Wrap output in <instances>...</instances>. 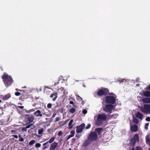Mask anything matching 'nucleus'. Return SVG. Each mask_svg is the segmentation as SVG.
<instances>
[{"label": "nucleus", "mask_w": 150, "mask_h": 150, "mask_svg": "<svg viewBox=\"0 0 150 150\" xmlns=\"http://www.w3.org/2000/svg\"><path fill=\"white\" fill-rule=\"evenodd\" d=\"M1 78L4 83L6 87L11 86L13 83V81L11 76L6 73H4Z\"/></svg>", "instance_id": "1"}, {"label": "nucleus", "mask_w": 150, "mask_h": 150, "mask_svg": "<svg viewBox=\"0 0 150 150\" xmlns=\"http://www.w3.org/2000/svg\"><path fill=\"white\" fill-rule=\"evenodd\" d=\"M101 110L106 113L110 114L112 113V110H114V107L113 105L108 104L103 106Z\"/></svg>", "instance_id": "2"}, {"label": "nucleus", "mask_w": 150, "mask_h": 150, "mask_svg": "<svg viewBox=\"0 0 150 150\" xmlns=\"http://www.w3.org/2000/svg\"><path fill=\"white\" fill-rule=\"evenodd\" d=\"M116 97L111 96H107L105 97V102L108 104H113L116 101Z\"/></svg>", "instance_id": "3"}, {"label": "nucleus", "mask_w": 150, "mask_h": 150, "mask_svg": "<svg viewBox=\"0 0 150 150\" xmlns=\"http://www.w3.org/2000/svg\"><path fill=\"white\" fill-rule=\"evenodd\" d=\"M108 115L105 113L98 114L97 115V122H102L105 121L108 118Z\"/></svg>", "instance_id": "4"}, {"label": "nucleus", "mask_w": 150, "mask_h": 150, "mask_svg": "<svg viewBox=\"0 0 150 150\" xmlns=\"http://www.w3.org/2000/svg\"><path fill=\"white\" fill-rule=\"evenodd\" d=\"M108 93L109 90L107 88H104L99 90L97 92V94L99 96H106L108 94Z\"/></svg>", "instance_id": "5"}, {"label": "nucleus", "mask_w": 150, "mask_h": 150, "mask_svg": "<svg viewBox=\"0 0 150 150\" xmlns=\"http://www.w3.org/2000/svg\"><path fill=\"white\" fill-rule=\"evenodd\" d=\"M98 138V136L95 132H91L88 137V139L91 141L96 140Z\"/></svg>", "instance_id": "6"}, {"label": "nucleus", "mask_w": 150, "mask_h": 150, "mask_svg": "<svg viewBox=\"0 0 150 150\" xmlns=\"http://www.w3.org/2000/svg\"><path fill=\"white\" fill-rule=\"evenodd\" d=\"M142 112L147 113H150V105L144 104V108L141 109Z\"/></svg>", "instance_id": "7"}, {"label": "nucleus", "mask_w": 150, "mask_h": 150, "mask_svg": "<svg viewBox=\"0 0 150 150\" xmlns=\"http://www.w3.org/2000/svg\"><path fill=\"white\" fill-rule=\"evenodd\" d=\"M139 136L137 134H135L133 139H131L130 144L132 146H134L137 142L139 141Z\"/></svg>", "instance_id": "8"}, {"label": "nucleus", "mask_w": 150, "mask_h": 150, "mask_svg": "<svg viewBox=\"0 0 150 150\" xmlns=\"http://www.w3.org/2000/svg\"><path fill=\"white\" fill-rule=\"evenodd\" d=\"M25 119L29 122H33L35 116L33 115L28 114L25 115Z\"/></svg>", "instance_id": "9"}, {"label": "nucleus", "mask_w": 150, "mask_h": 150, "mask_svg": "<svg viewBox=\"0 0 150 150\" xmlns=\"http://www.w3.org/2000/svg\"><path fill=\"white\" fill-rule=\"evenodd\" d=\"M85 127V124L84 123L82 124L79 127H77V129L76 130V132L78 133H80L81 132L83 129Z\"/></svg>", "instance_id": "10"}, {"label": "nucleus", "mask_w": 150, "mask_h": 150, "mask_svg": "<svg viewBox=\"0 0 150 150\" xmlns=\"http://www.w3.org/2000/svg\"><path fill=\"white\" fill-rule=\"evenodd\" d=\"M27 93L24 91L21 93V96L19 97V99L22 100L26 98L27 97Z\"/></svg>", "instance_id": "11"}, {"label": "nucleus", "mask_w": 150, "mask_h": 150, "mask_svg": "<svg viewBox=\"0 0 150 150\" xmlns=\"http://www.w3.org/2000/svg\"><path fill=\"white\" fill-rule=\"evenodd\" d=\"M11 97V95L10 93H8L7 94L2 96L1 97V99L3 100H7Z\"/></svg>", "instance_id": "12"}, {"label": "nucleus", "mask_w": 150, "mask_h": 150, "mask_svg": "<svg viewBox=\"0 0 150 150\" xmlns=\"http://www.w3.org/2000/svg\"><path fill=\"white\" fill-rule=\"evenodd\" d=\"M57 93L56 92H54L50 96V98H52V100L54 101L57 99Z\"/></svg>", "instance_id": "13"}, {"label": "nucleus", "mask_w": 150, "mask_h": 150, "mask_svg": "<svg viewBox=\"0 0 150 150\" xmlns=\"http://www.w3.org/2000/svg\"><path fill=\"white\" fill-rule=\"evenodd\" d=\"M57 143L54 142L51 144L50 147V150H54L57 146Z\"/></svg>", "instance_id": "14"}, {"label": "nucleus", "mask_w": 150, "mask_h": 150, "mask_svg": "<svg viewBox=\"0 0 150 150\" xmlns=\"http://www.w3.org/2000/svg\"><path fill=\"white\" fill-rule=\"evenodd\" d=\"M130 128L132 132H136L137 130L138 126L135 125H134L131 126Z\"/></svg>", "instance_id": "15"}, {"label": "nucleus", "mask_w": 150, "mask_h": 150, "mask_svg": "<svg viewBox=\"0 0 150 150\" xmlns=\"http://www.w3.org/2000/svg\"><path fill=\"white\" fill-rule=\"evenodd\" d=\"M34 114L37 117L39 116L42 117V115L41 113V111L39 110H38L35 112L34 113Z\"/></svg>", "instance_id": "16"}, {"label": "nucleus", "mask_w": 150, "mask_h": 150, "mask_svg": "<svg viewBox=\"0 0 150 150\" xmlns=\"http://www.w3.org/2000/svg\"><path fill=\"white\" fill-rule=\"evenodd\" d=\"M136 116L137 118L142 120L143 116L142 113L138 112L136 113Z\"/></svg>", "instance_id": "17"}, {"label": "nucleus", "mask_w": 150, "mask_h": 150, "mask_svg": "<svg viewBox=\"0 0 150 150\" xmlns=\"http://www.w3.org/2000/svg\"><path fill=\"white\" fill-rule=\"evenodd\" d=\"M143 102L144 103H150V98H145L143 99Z\"/></svg>", "instance_id": "18"}, {"label": "nucleus", "mask_w": 150, "mask_h": 150, "mask_svg": "<svg viewBox=\"0 0 150 150\" xmlns=\"http://www.w3.org/2000/svg\"><path fill=\"white\" fill-rule=\"evenodd\" d=\"M118 116V115L117 114L115 115H108V119H110L111 118H115L117 117Z\"/></svg>", "instance_id": "19"}, {"label": "nucleus", "mask_w": 150, "mask_h": 150, "mask_svg": "<svg viewBox=\"0 0 150 150\" xmlns=\"http://www.w3.org/2000/svg\"><path fill=\"white\" fill-rule=\"evenodd\" d=\"M143 95L146 97H150V91H144L143 93Z\"/></svg>", "instance_id": "20"}, {"label": "nucleus", "mask_w": 150, "mask_h": 150, "mask_svg": "<svg viewBox=\"0 0 150 150\" xmlns=\"http://www.w3.org/2000/svg\"><path fill=\"white\" fill-rule=\"evenodd\" d=\"M146 142L147 144H150V137L149 134H147L146 136Z\"/></svg>", "instance_id": "21"}, {"label": "nucleus", "mask_w": 150, "mask_h": 150, "mask_svg": "<svg viewBox=\"0 0 150 150\" xmlns=\"http://www.w3.org/2000/svg\"><path fill=\"white\" fill-rule=\"evenodd\" d=\"M102 129V128H97L95 129V132L97 134H98L100 135L101 131Z\"/></svg>", "instance_id": "22"}, {"label": "nucleus", "mask_w": 150, "mask_h": 150, "mask_svg": "<svg viewBox=\"0 0 150 150\" xmlns=\"http://www.w3.org/2000/svg\"><path fill=\"white\" fill-rule=\"evenodd\" d=\"M74 132H75L74 130H72L70 132V133L71 134H70L67 137V139H69L70 138L74 136Z\"/></svg>", "instance_id": "23"}, {"label": "nucleus", "mask_w": 150, "mask_h": 150, "mask_svg": "<svg viewBox=\"0 0 150 150\" xmlns=\"http://www.w3.org/2000/svg\"><path fill=\"white\" fill-rule=\"evenodd\" d=\"M132 150H142V148L140 146H137L135 148H133Z\"/></svg>", "instance_id": "24"}, {"label": "nucleus", "mask_w": 150, "mask_h": 150, "mask_svg": "<svg viewBox=\"0 0 150 150\" xmlns=\"http://www.w3.org/2000/svg\"><path fill=\"white\" fill-rule=\"evenodd\" d=\"M76 111V109L73 108H71L69 110V112L70 113H73L75 112Z\"/></svg>", "instance_id": "25"}, {"label": "nucleus", "mask_w": 150, "mask_h": 150, "mask_svg": "<svg viewBox=\"0 0 150 150\" xmlns=\"http://www.w3.org/2000/svg\"><path fill=\"white\" fill-rule=\"evenodd\" d=\"M35 110V109L34 108H33V109H30L27 111H26V112L27 113H29L31 112L34 111Z\"/></svg>", "instance_id": "26"}, {"label": "nucleus", "mask_w": 150, "mask_h": 150, "mask_svg": "<svg viewBox=\"0 0 150 150\" xmlns=\"http://www.w3.org/2000/svg\"><path fill=\"white\" fill-rule=\"evenodd\" d=\"M54 137H52L48 142L49 143H51L54 141Z\"/></svg>", "instance_id": "27"}, {"label": "nucleus", "mask_w": 150, "mask_h": 150, "mask_svg": "<svg viewBox=\"0 0 150 150\" xmlns=\"http://www.w3.org/2000/svg\"><path fill=\"white\" fill-rule=\"evenodd\" d=\"M43 131V128L40 129L38 130V133L39 134H41L42 133Z\"/></svg>", "instance_id": "28"}, {"label": "nucleus", "mask_w": 150, "mask_h": 150, "mask_svg": "<svg viewBox=\"0 0 150 150\" xmlns=\"http://www.w3.org/2000/svg\"><path fill=\"white\" fill-rule=\"evenodd\" d=\"M64 107H62L60 108L59 109V111L61 113H63L64 111Z\"/></svg>", "instance_id": "29"}, {"label": "nucleus", "mask_w": 150, "mask_h": 150, "mask_svg": "<svg viewBox=\"0 0 150 150\" xmlns=\"http://www.w3.org/2000/svg\"><path fill=\"white\" fill-rule=\"evenodd\" d=\"M35 142V140H32L29 142V145H32L33 144H34Z\"/></svg>", "instance_id": "30"}, {"label": "nucleus", "mask_w": 150, "mask_h": 150, "mask_svg": "<svg viewBox=\"0 0 150 150\" xmlns=\"http://www.w3.org/2000/svg\"><path fill=\"white\" fill-rule=\"evenodd\" d=\"M68 125L69 129L72 128L73 126V125H72V122H69Z\"/></svg>", "instance_id": "31"}, {"label": "nucleus", "mask_w": 150, "mask_h": 150, "mask_svg": "<svg viewBox=\"0 0 150 150\" xmlns=\"http://www.w3.org/2000/svg\"><path fill=\"white\" fill-rule=\"evenodd\" d=\"M108 94L109 95H112V96L115 97H116V95L113 93H110L109 92V93H108Z\"/></svg>", "instance_id": "32"}, {"label": "nucleus", "mask_w": 150, "mask_h": 150, "mask_svg": "<svg viewBox=\"0 0 150 150\" xmlns=\"http://www.w3.org/2000/svg\"><path fill=\"white\" fill-rule=\"evenodd\" d=\"M21 95V93L19 92H16L15 93V95L16 96H20Z\"/></svg>", "instance_id": "33"}, {"label": "nucleus", "mask_w": 150, "mask_h": 150, "mask_svg": "<svg viewBox=\"0 0 150 150\" xmlns=\"http://www.w3.org/2000/svg\"><path fill=\"white\" fill-rule=\"evenodd\" d=\"M52 107V104L51 103H48L47 105V107L48 108H50Z\"/></svg>", "instance_id": "34"}, {"label": "nucleus", "mask_w": 150, "mask_h": 150, "mask_svg": "<svg viewBox=\"0 0 150 150\" xmlns=\"http://www.w3.org/2000/svg\"><path fill=\"white\" fill-rule=\"evenodd\" d=\"M41 146V144L40 143H37L35 145V146L36 147H39Z\"/></svg>", "instance_id": "35"}, {"label": "nucleus", "mask_w": 150, "mask_h": 150, "mask_svg": "<svg viewBox=\"0 0 150 150\" xmlns=\"http://www.w3.org/2000/svg\"><path fill=\"white\" fill-rule=\"evenodd\" d=\"M82 112L83 113V114H86L87 113V111L86 109H83L82 110Z\"/></svg>", "instance_id": "36"}, {"label": "nucleus", "mask_w": 150, "mask_h": 150, "mask_svg": "<svg viewBox=\"0 0 150 150\" xmlns=\"http://www.w3.org/2000/svg\"><path fill=\"white\" fill-rule=\"evenodd\" d=\"M149 125V124L148 123H146L145 125V129L147 130L148 129V127Z\"/></svg>", "instance_id": "37"}, {"label": "nucleus", "mask_w": 150, "mask_h": 150, "mask_svg": "<svg viewBox=\"0 0 150 150\" xmlns=\"http://www.w3.org/2000/svg\"><path fill=\"white\" fill-rule=\"evenodd\" d=\"M33 124H30L29 125H27L26 126V127L27 128V129H28L32 125H33Z\"/></svg>", "instance_id": "38"}, {"label": "nucleus", "mask_w": 150, "mask_h": 150, "mask_svg": "<svg viewBox=\"0 0 150 150\" xmlns=\"http://www.w3.org/2000/svg\"><path fill=\"white\" fill-rule=\"evenodd\" d=\"M146 89L150 91V84H149L146 88Z\"/></svg>", "instance_id": "39"}, {"label": "nucleus", "mask_w": 150, "mask_h": 150, "mask_svg": "<svg viewBox=\"0 0 150 150\" xmlns=\"http://www.w3.org/2000/svg\"><path fill=\"white\" fill-rule=\"evenodd\" d=\"M146 121L149 122L150 121V117H146Z\"/></svg>", "instance_id": "40"}, {"label": "nucleus", "mask_w": 150, "mask_h": 150, "mask_svg": "<svg viewBox=\"0 0 150 150\" xmlns=\"http://www.w3.org/2000/svg\"><path fill=\"white\" fill-rule=\"evenodd\" d=\"M62 132L61 131H59L58 133V135L59 136H60L62 134Z\"/></svg>", "instance_id": "41"}, {"label": "nucleus", "mask_w": 150, "mask_h": 150, "mask_svg": "<svg viewBox=\"0 0 150 150\" xmlns=\"http://www.w3.org/2000/svg\"><path fill=\"white\" fill-rule=\"evenodd\" d=\"M102 122H96V125L98 126H100L102 124Z\"/></svg>", "instance_id": "42"}, {"label": "nucleus", "mask_w": 150, "mask_h": 150, "mask_svg": "<svg viewBox=\"0 0 150 150\" xmlns=\"http://www.w3.org/2000/svg\"><path fill=\"white\" fill-rule=\"evenodd\" d=\"M124 80V79H119L118 80V81L120 82H122Z\"/></svg>", "instance_id": "43"}, {"label": "nucleus", "mask_w": 150, "mask_h": 150, "mask_svg": "<svg viewBox=\"0 0 150 150\" xmlns=\"http://www.w3.org/2000/svg\"><path fill=\"white\" fill-rule=\"evenodd\" d=\"M91 127V125L90 124H88L87 126L86 127V129H88L89 128Z\"/></svg>", "instance_id": "44"}, {"label": "nucleus", "mask_w": 150, "mask_h": 150, "mask_svg": "<svg viewBox=\"0 0 150 150\" xmlns=\"http://www.w3.org/2000/svg\"><path fill=\"white\" fill-rule=\"evenodd\" d=\"M19 141H20L23 142L24 140V139L22 137L19 138Z\"/></svg>", "instance_id": "45"}, {"label": "nucleus", "mask_w": 150, "mask_h": 150, "mask_svg": "<svg viewBox=\"0 0 150 150\" xmlns=\"http://www.w3.org/2000/svg\"><path fill=\"white\" fill-rule=\"evenodd\" d=\"M49 143V142H48V141L46 142L43 144V145L44 146H46Z\"/></svg>", "instance_id": "46"}, {"label": "nucleus", "mask_w": 150, "mask_h": 150, "mask_svg": "<svg viewBox=\"0 0 150 150\" xmlns=\"http://www.w3.org/2000/svg\"><path fill=\"white\" fill-rule=\"evenodd\" d=\"M26 129H27V128H26V127H23L22 128V130L25 131H26Z\"/></svg>", "instance_id": "47"}, {"label": "nucleus", "mask_w": 150, "mask_h": 150, "mask_svg": "<svg viewBox=\"0 0 150 150\" xmlns=\"http://www.w3.org/2000/svg\"><path fill=\"white\" fill-rule=\"evenodd\" d=\"M44 146L42 148L43 150L45 149L48 147V146Z\"/></svg>", "instance_id": "48"}, {"label": "nucleus", "mask_w": 150, "mask_h": 150, "mask_svg": "<svg viewBox=\"0 0 150 150\" xmlns=\"http://www.w3.org/2000/svg\"><path fill=\"white\" fill-rule=\"evenodd\" d=\"M18 107L19 108L23 109L24 108V107L23 106H18Z\"/></svg>", "instance_id": "49"}, {"label": "nucleus", "mask_w": 150, "mask_h": 150, "mask_svg": "<svg viewBox=\"0 0 150 150\" xmlns=\"http://www.w3.org/2000/svg\"><path fill=\"white\" fill-rule=\"evenodd\" d=\"M133 122H139V121H138V119H137L136 118H135V119H134V121H133Z\"/></svg>", "instance_id": "50"}, {"label": "nucleus", "mask_w": 150, "mask_h": 150, "mask_svg": "<svg viewBox=\"0 0 150 150\" xmlns=\"http://www.w3.org/2000/svg\"><path fill=\"white\" fill-rule=\"evenodd\" d=\"M16 90V91H20V92H21V91H23L21 90V89H18V88H16L15 89Z\"/></svg>", "instance_id": "51"}, {"label": "nucleus", "mask_w": 150, "mask_h": 150, "mask_svg": "<svg viewBox=\"0 0 150 150\" xmlns=\"http://www.w3.org/2000/svg\"><path fill=\"white\" fill-rule=\"evenodd\" d=\"M59 119H60V118H59V117H57V118H56L55 121H56V122H57V121H58L59 120Z\"/></svg>", "instance_id": "52"}, {"label": "nucleus", "mask_w": 150, "mask_h": 150, "mask_svg": "<svg viewBox=\"0 0 150 150\" xmlns=\"http://www.w3.org/2000/svg\"><path fill=\"white\" fill-rule=\"evenodd\" d=\"M11 132L12 134H14L15 133V132L13 130H11Z\"/></svg>", "instance_id": "53"}, {"label": "nucleus", "mask_w": 150, "mask_h": 150, "mask_svg": "<svg viewBox=\"0 0 150 150\" xmlns=\"http://www.w3.org/2000/svg\"><path fill=\"white\" fill-rule=\"evenodd\" d=\"M69 103L71 104H73L74 102L72 101H70L69 102Z\"/></svg>", "instance_id": "54"}, {"label": "nucleus", "mask_w": 150, "mask_h": 150, "mask_svg": "<svg viewBox=\"0 0 150 150\" xmlns=\"http://www.w3.org/2000/svg\"><path fill=\"white\" fill-rule=\"evenodd\" d=\"M13 137H14L16 138L17 139L18 138V136L16 135H14L12 136Z\"/></svg>", "instance_id": "55"}, {"label": "nucleus", "mask_w": 150, "mask_h": 150, "mask_svg": "<svg viewBox=\"0 0 150 150\" xmlns=\"http://www.w3.org/2000/svg\"><path fill=\"white\" fill-rule=\"evenodd\" d=\"M140 85V84H136V86L137 87H138Z\"/></svg>", "instance_id": "56"}, {"label": "nucleus", "mask_w": 150, "mask_h": 150, "mask_svg": "<svg viewBox=\"0 0 150 150\" xmlns=\"http://www.w3.org/2000/svg\"><path fill=\"white\" fill-rule=\"evenodd\" d=\"M55 115H56L55 114H53L52 116V117H54L55 116Z\"/></svg>", "instance_id": "57"}, {"label": "nucleus", "mask_w": 150, "mask_h": 150, "mask_svg": "<svg viewBox=\"0 0 150 150\" xmlns=\"http://www.w3.org/2000/svg\"><path fill=\"white\" fill-rule=\"evenodd\" d=\"M3 108L2 107H0V110H1V111L3 110Z\"/></svg>", "instance_id": "58"}, {"label": "nucleus", "mask_w": 150, "mask_h": 150, "mask_svg": "<svg viewBox=\"0 0 150 150\" xmlns=\"http://www.w3.org/2000/svg\"><path fill=\"white\" fill-rule=\"evenodd\" d=\"M79 97L81 99V100H82V101H83L82 100V98H81L79 96Z\"/></svg>", "instance_id": "59"}, {"label": "nucleus", "mask_w": 150, "mask_h": 150, "mask_svg": "<svg viewBox=\"0 0 150 150\" xmlns=\"http://www.w3.org/2000/svg\"><path fill=\"white\" fill-rule=\"evenodd\" d=\"M36 105V104H35V103H34V104L33 105V106H35Z\"/></svg>", "instance_id": "60"}, {"label": "nucleus", "mask_w": 150, "mask_h": 150, "mask_svg": "<svg viewBox=\"0 0 150 150\" xmlns=\"http://www.w3.org/2000/svg\"><path fill=\"white\" fill-rule=\"evenodd\" d=\"M73 120H71L69 122H73Z\"/></svg>", "instance_id": "61"}, {"label": "nucleus", "mask_w": 150, "mask_h": 150, "mask_svg": "<svg viewBox=\"0 0 150 150\" xmlns=\"http://www.w3.org/2000/svg\"><path fill=\"white\" fill-rule=\"evenodd\" d=\"M56 85H57V83H55L54 84V86H56Z\"/></svg>", "instance_id": "62"}, {"label": "nucleus", "mask_w": 150, "mask_h": 150, "mask_svg": "<svg viewBox=\"0 0 150 150\" xmlns=\"http://www.w3.org/2000/svg\"><path fill=\"white\" fill-rule=\"evenodd\" d=\"M21 135H19V138H21Z\"/></svg>", "instance_id": "63"}, {"label": "nucleus", "mask_w": 150, "mask_h": 150, "mask_svg": "<svg viewBox=\"0 0 150 150\" xmlns=\"http://www.w3.org/2000/svg\"><path fill=\"white\" fill-rule=\"evenodd\" d=\"M82 105H83L84 103H83V101H82Z\"/></svg>", "instance_id": "64"}]
</instances>
